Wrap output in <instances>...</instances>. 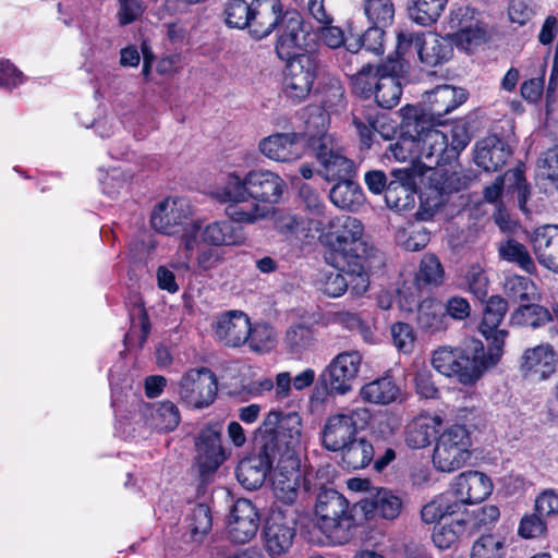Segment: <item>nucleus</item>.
Masks as SVG:
<instances>
[{
	"label": "nucleus",
	"instance_id": "nucleus-1",
	"mask_svg": "<svg viewBox=\"0 0 558 558\" xmlns=\"http://www.w3.org/2000/svg\"><path fill=\"white\" fill-rule=\"evenodd\" d=\"M284 189V180L270 170H251L243 177L232 171L227 173L216 197L228 203L226 214L229 218L239 223L254 225L268 217L270 210L266 204H277Z\"/></svg>",
	"mask_w": 558,
	"mask_h": 558
},
{
	"label": "nucleus",
	"instance_id": "nucleus-23",
	"mask_svg": "<svg viewBox=\"0 0 558 558\" xmlns=\"http://www.w3.org/2000/svg\"><path fill=\"white\" fill-rule=\"evenodd\" d=\"M304 135L301 133H276L259 142V151L277 162H291L300 159L304 150Z\"/></svg>",
	"mask_w": 558,
	"mask_h": 558
},
{
	"label": "nucleus",
	"instance_id": "nucleus-52",
	"mask_svg": "<svg viewBox=\"0 0 558 558\" xmlns=\"http://www.w3.org/2000/svg\"><path fill=\"white\" fill-rule=\"evenodd\" d=\"M412 19L421 25L427 26L434 23L444 11L447 0H412Z\"/></svg>",
	"mask_w": 558,
	"mask_h": 558
},
{
	"label": "nucleus",
	"instance_id": "nucleus-62",
	"mask_svg": "<svg viewBox=\"0 0 558 558\" xmlns=\"http://www.w3.org/2000/svg\"><path fill=\"white\" fill-rule=\"evenodd\" d=\"M275 338L274 328L268 324L262 323L252 326V331L250 332V338L246 343H248L251 350L263 352L274 345Z\"/></svg>",
	"mask_w": 558,
	"mask_h": 558
},
{
	"label": "nucleus",
	"instance_id": "nucleus-8",
	"mask_svg": "<svg viewBox=\"0 0 558 558\" xmlns=\"http://www.w3.org/2000/svg\"><path fill=\"white\" fill-rule=\"evenodd\" d=\"M470 435L463 425L454 424L439 434L433 453V463L441 472H453L470 458Z\"/></svg>",
	"mask_w": 558,
	"mask_h": 558
},
{
	"label": "nucleus",
	"instance_id": "nucleus-13",
	"mask_svg": "<svg viewBox=\"0 0 558 558\" xmlns=\"http://www.w3.org/2000/svg\"><path fill=\"white\" fill-rule=\"evenodd\" d=\"M272 475V494L276 502L293 506L301 493L307 490L299 458H277Z\"/></svg>",
	"mask_w": 558,
	"mask_h": 558
},
{
	"label": "nucleus",
	"instance_id": "nucleus-20",
	"mask_svg": "<svg viewBox=\"0 0 558 558\" xmlns=\"http://www.w3.org/2000/svg\"><path fill=\"white\" fill-rule=\"evenodd\" d=\"M274 445H262L257 454L244 458L236 466L235 475L238 482L246 489L254 490L259 488L267 474L276 461L274 456Z\"/></svg>",
	"mask_w": 558,
	"mask_h": 558
},
{
	"label": "nucleus",
	"instance_id": "nucleus-29",
	"mask_svg": "<svg viewBox=\"0 0 558 558\" xmlns=\"http://www.w3.org/2000/svg\"><path fill=\"white\" fill-rule=\"evenodd\" d=\"M453 489L458 498L469 504L483 501L493 490L490 478L478 471H468L458 475L453 483Z\"/></svg>",
	"mask_w": 558,
	"mask_h": 558
},
{
	"label": "nucleus",
	"instance_id": "nucleus-41",
	"mask_svg": "<svg viewBox=\"0 0 558 558\" xmlns=\"http://www.w3.org/2000/svg\"><path fill=\"white\" fill-rule=\"evenodd\" d=\"M199 230L201 226L197 222H192L191 225L181 230V244L172 262V266L175 269L187 270L190 268V262L199 244Z\"/></svg>",
	"mask_w": 558,
	"mask_h": 558
},
{
	"label": "nucleus",
	"instance_id": "nucleus-46",
	"mask_svg": "<svg viewBox=\"0 0 558 558\" xmlns=\"http://www.w3.org/2000/svg\"><path fill=\"white\" fill-rule=\"evenodd\" d=\"M252 1L228 0L225 3V22L230 28L247 29L251 35Z\"/></svg>",
	"mask_w": 558,
	"mask_h": 558
},
{
	"label": "nucleus",
	"instance_id": "nucleus-17",
	"mask_svg": "<svg viewBox=\"0 0 558 558\" xmlns=\"http://www.w3.org/2000/svg\"><path fill=\"white\" fill-rule=\"evenodd\" d=\"M381 75L377 77L374 97L377 105L385 109L396 107L402 95L400 77L408 72V63L404 60L388 58L381 63Z\"/></svg>",
	"mask_w": 558,
	"mask_h": 558
},
{
	"label": "nucleus",
	"instance_id": "nucleus-35",
	"mask_svg": "<svg viewBox=\"0 0 558 558\" xmlns=\"http://www.w3.org/2000/svg\"><path fill=\"white\" fill-rule=\"evenodd\" d=\"M341 464L347 470H360L374 460L373 445L364 438H354L341 448Z\"/></svg>",
	"mask_w": 558,
	"mask_h": 558
},
{
	"label": "nucleus",
	"instance_id": "nucleus-21",
	"mask_svg": "<svg viewBox=\"0 0 558 558\" xmlns=\"http://www.w3.org/2000/svg\"><path fill=\"white\" fill-rule=\"evenodd\" d=\"M196 462L203 476L211 474L226 461L227 454L221 444V428L207 426L196 440Z\"/></svg>",
	"mask_w": 558,
	"mask_h": 558
},
{
	"label": "nucleus",
	"instance_id": "nucleus-42",
	"mask_svg": "<svg viewBox=\"0 0 558 558\" xmlns=\"http://www.w3.org/2000/svg\"><path fill=\"white\" fill-rule=\"evenodd\" d=\"M498 254L501 259L517 264L527 274H534L536 270L535 263L527 248L513 239L501 242L498 247Z\"/></svg>",
	"mask_w": 558,
	"mask_h": 558
},
{
	"label": "nucleus",
	"instance_id": "nucleus-3",
	"mask_svg": "<svg viewBox=\"0 0 558 558\" xmlns=\"http://www.w3.org/2000/svg\"><path fill=\"white\" fill-rule=\"evenodd\" d=\"M414 132L418 158L428 168L450 163L471 140L469 130L462 122L449 126L417 118L414 122Z\"/></svg>",
	"mask_w": 558,
	"mask_h": 558
},
{
	"label": "nucleus",
	"instance_id": "nucleus-61",
	"mask_svg": "<svg viewBox=\"0 0 558 558\" xmlns=\"http://www.w3.org/2000/svg\"><path fill=\"white\" fill-rule=\"evenodd\" d=\"M429 231L422 226H411L398 233V240L407 251L416 252L429 242Z\"/></svg>",
	"mask_w": 558,
	"mask_h": 558
},
{
	"label": "nucleus",
	"instance_id": "nucleus-53",
	"mask_svg": "<svg viewBox=\"0 0 558 558\" xmlns=\"http://www.w3.org/2000/svg\"><path fill=\"white\" fill-rule=\"evenodd\" d=\"M213 525V519L208 506L198 504L193 507L187 517V529L191 538L195 542L201 541L207 534Z\"/></svg>",
	"mask_w": 558,
	"mask_h": 558
},
{
	"label": "nucleus",
	"instance_id": "nucleus-36",
	"mask_svg": "<svg viewBox=\"0 0 558 558\" xmlns=\"http://www.w3.org/2000/svg\"><path fill=\"white\" fill-rule=\"evenodd\" d=\"M445 313L441 304L435 299H424L417 307L416 325L425 332L435 333L445 329Z\"/></svg>",
	"mask_w": 558,
	"mask_h": 558
},
{
	"label": "nucleus",
	"instance_id": "nucleus-7",
	"mask_svg": "<svg viewBox=\"0 0 558 558\" xmlns=\"http://www.w3.org/2000/svg\"><path fill=\"white\" fill-rule=\"evenodd\" d=\"M258 435L262 445H274V456L277 458H299L302 428L298 413L269 412L258 428Z\"/></svg>",
	"mask_w": 558,
	"mask_h": 558
},
{
	"label": "nucleus",
	"instance_id": "nucleus-58",
	"mask_svg": "<svg viewBox=\"0 0 558 558\" xmlns=\"http://www.w3.org/2000/svg\"><path fill=\"white\" fill-rule=\"evenodd\" d=\"M151 416L155 427L163 432L175 429L181 421L180 411L171 401L158 403Z\"/></svg>",
	"mask_w": 558,
	"mask_h": 558
},
{
	"label": "nucleus",
	"instance_id": "nucleus-37",
	"mask_svg": "<svg viewBox=\"0 0 558 558\" xmlns=\"http://www.w3.org/2000/svg\"><path fill=\"white\" fill-rule=\"evenodd\" d=\"M400 392L399 386L390 376L373 380L361 389L362 398L376 404H389L395 402L399 398Z\"/></svg>",
	"mask_w": 558,
	"mask_h": 558
},
{
	"label": "nucleus",
	"instance_id": "nucleus-47",
	"mask_svg": "<svg viewBox=\"0 0 558 558\" xmlns=\"http://www.w3.org/2000/svg\"><path fill=\"white\" fill-rule=\"evenodd\" d=\"M444 276V267L439 259L433 254H425L415 275V282L418 288L437 287L442 283Z\"/></svg>",
	"mask_w": 558,
	"mask_h": 558
},
{
	"label": "nucleus",
	"instance_id": "nucleus-50",
	"mask_svg": "<svg viewBox=\"0 0 558 558\" xmlns=\"http://www.w3.org/2000/svg\"><path fill=\"white\" fill-rule=\"evenodd\" d=\"M364 13L371 25L388 27L395 17V5L391 0H365Z\"/></svg>",
	"mask_w": 558,
	"mask_h": 558
},
{
	"label": "nucleus",
	"instance_id": "nucleus-38",
	"mask_svg": "<svg viewBox=\"0 0 558 558\" xmlns=\"http://www.w3.org/2000/svg\"><path fill=\"white\" fill-rule=\"evenodd\" d=\"M381 64L373 65L367 63L362 65L361 69H347L344 66V73L351 80L353 92L365 98L374 95L377 77L381 75Z\"/></svg>",
	"mask_w": 558,
	"mask_h": 558
},
{
	"label": "nucleus",
	"instance_id": "nucleus-59",
	"mask_svg": "<svg viewBox=\"0 0 558 558\" xmlns=\"http://www.w3.org/2000/svg\"><path fill=\"white\" fill-rule=\"evenodd\" d=\"M378 116L374 109L353 114V124L364 147H371L374 132L378 131Z\"/></svg>",
	"mask_w": 558,
	"mask_h": 558
},
{
	"label": "nucleus",
	"instance_id": "nucleus-25",
	"mask_svg": "<svg viewBox=\"0 0 558 558\" xmlns=\"http://www.w3.org/2000/svg\"><path fill=\"white\" fill-rule=\"evenodd\" d=\"M557 357L550 344L527 349L521 362V372L531 380H544L556 372Z\"/></svg>",
	"mask_w": 558,
	"mask_h": 558
},
{
	"label": "nucleus",
	"instance_id": "nucleus-56",
	"mask_svg": "<svg viewBox=\"0 0 558 558\" xmlns=\"http://www.w3.org/2000/svg\"><path fill=\"white\" fill-rule=\"evenodd\" d=\"M373 510L387 520L396 519L402 508L401 499L388 489H380L371 501Z\"/></svg>",
	"mask_w": 558,
	"mask_h": 558
},
{
	"label": "nucleus",
	"instance_id": "nucleus-18",
	"mask_svg": "<svg viewBox=\"0 0 558 558\" xmlns=\"http://www.w3.org/2000/svg\"><path fill=\"white\" fill-rule=\"evenodd\" d=\"M259 527V514L251 500L238 499L231 509L227 533L234 544H246L252 541Z\"/></svg>",
	"mask_w": 558,
	"mask_h": 558
},
{
	"label": "nucleus",
	"instance_id": "nucleus-10",
	"mask_svg": "<svg viewBox=\"0 0 558 558\" xmlns=\"http://www.w3.org/2000/svg\"><path fill=\"white\" fill-rule=\"evenodd\" d=\"M286 61L283 93L293 101H302L313 88L317 76L318 59L314 54L302 52Z\"/></svg>",
	"mask_w": 558,
	"mask_h": 558
},
{
	"label": "nucleus",
	"instance_id": "nucleus-24",
	"mask_svg": "<svg viewBox=\"0 0 558 558\" xmlns=\"http://www.w3.org/2000/svg\"><path fill=\"white\" fill-rule=\"evenodd\" d=\"M425 112L421 118L429 116L433 122H440V118L450 113L466 100V93L462 88L451 85H439L424 94Z\"/></svg>",
	"mask_w": 558,
	"mask_h": 558
},
{
	"label": "nucleus",
	"instance_id": "nucleus-32",
	"mask_svg": "<svg viewBox=\"0 0 558 558\" xmlns=\"http://www.w3.org/2000/svg\"><path fill=\"white\" fill-rule=\"evenodd\" d=\"M453 48L449 36L441 37L435 33H422L420 61L426 66H436L452 57Z\"/></svg>",
	"mask_w": 558,
	"mask_h": 558
},
{
	"label": "nucleus",
	"instance_id": "nucleus-49",
	"mask_svg": "<svg viewBox=\"0 0 558 558\" xmlns=\"http://www.w3.org/2000/svg\"><path fill=\"white\" fill-rule=\"evenodd\" d=\"M478 21H481V13L473 8L468 0H464L463 2L452 4L447 20V26L453 33L461 28L472 26Z\"/></svg>",
	"mask_w": 558,
	"mask_h": 558
},
{
	"label": "nucleus",
	"instance_id": "nucleus-22",
	"mask_svg": "<svg viewBox=\"0 0 558 558\" xmlns=\"http://www.w3.org/2000/svg\"><path fill=\"white\" fill-rule=\"evenodd\" d=\"M214 336L222 344L238 348L248 341L252 324L242 311H227L217 316L214 325Z\"/></svg>",
	"mask_w": 558,
	"mask_h": 558
},
{
	"label": "nucleus",
	"instance_id": "nucleus-54",
	"mask_svg": "<svg viewBox=\"0 0 558 558\" xmlns=\"http://www.w3.org/2000/svg\"><path fill=\"white\" fill-rule=\"evenodd\" d=\"M500 511L495 505H485L463 518V523L469 533L477 532L482 529H489L497 522Z\"/></svg>",
	"mask_w": 558,
	"mask_h": 558
},
{
	"label": "nucleus",
	"instance_id": "nucleus-16",
	"mask_svg": "<svg viewBox=\"0 0 558 558\" xmlns=\"http://www.w3.org/2000/svg\"><path fill=\"white\" fill-rule=\"evenodd\" d=\"M508 311L507 301L499 296L493 295L486 301L483 311V319L480 325V331L489 341L488 352L489 359L493 363H497L502 354L505 339L508 332L504 329H498Z\"/></svg>",
	"mask_w": 558,
	"mask_h": 558
},
{
	"label": "nucleus",
	"instance_id": "nucleus-9",
	"mask_svg": "<svg viewBox=\"0 0 558 558\" xmlns=\"http://www.w3.org/2000/svg\"><path fill=\"white\" fill-rule=\"evenodd\" d=\"M371 420V412L356 407L329 416L322 432L323 446L329 451H339L355 438L359 428H363Z\"/></svg>",
	"mask_w": 558,
	"mask_h": 558
},
{
	"label": "nucleus",
	"instance_id": "nucleus-19",
	"mask_svg": "<svg viewBox=\"0 0 558 558\" xmlns=\"http://www.w3.org/2000/svg\"><path fill=\"white\" fill-rule=\"evenodd\" d=\"M251 37L260 40L279 28L291 9L282 0H252Z\"/></svg>",
	"mask_w": 558,
	"mask_h": 558
},
{
	"label": "nucleus",
	"instance_id": "nucleus-63",
	"mask_svg": "<svg viewBox=\"0 0 558 558\" xmlns=\"http://www.w3.org/2000/svg\"><path fill=\"white\" fill-rule=\"evenodd\" d=\"M465 280L470 292L480 301H484L488 294L489 284L484 268L478 264L471 265L466 271Z\"/></svg>",
	"mask_w": 558,
	"mask_h": 558
},
{
	"label": "nucleus",
	"instance_id": "nucleus-34",
	"mask_svg": "<svg viewBox=\"0 0 558 558\" xmlns=\"http://www.w3.org/2000/svg\"><path fill=\"white\" fill-rule=\"evenodd\" d=\"M353 177L337 180L329 192L330 201L341 209L355 210L364 202L361 186L352 180Z\"/></svg>",
	"mask_w": 558,
	"mask_h": 558
},
{
	"label": "nucleus",
	"instance_id": "nucleus-44",
	"mask_svg": "<svg viewBox=\"0 0 558 558\" xmlns=\"http://www.w3.org/2000/svg\"><path fill=\"white\" fill-rule=\"evenodd\" d=\"M506 295L515 302L529 303L538 299V292L535 283L527 277L510 275L504 282Z\"/></svg>",
	"mask_w": 558,
	"mask_h": 558
},
{
	"label": "nucleus",
	"instance_id": "nucleus-28",
	"mask_svg": "<svg viewBox=\"0 0 558 558\" xmlns=\"http://www.w3.org/2000/svg\"><path fill=\"white\" fill-rule=\"evenodd\" d=\"M395 179L386 189L385 201L389 208L396 211H407L414 207V189L412 175L408 170L399 169L392 172Z\"/></svg>",
	"mask_w": 558,
	"mask_h": 558
},
{
	"label": "nucleus",
	"instance_id": "nucleus-12",
	"mask_svg": "<svg viewBox=\"0 0 558 558\" xmlns=\"http://www.w3.org/2000/svg\"><path fill=\"white\" fill-rule=\"evenodd\" d=\"M217 377L208 367L192 368L178 383L180 400L189 407L202 409L210 405L217 395Z\"/></svg>",
	"mask_w": 558,
	"mask_h": 558
},
{
	"label": "nucleus",
	"instance_id": "nucleus-14",
	"mask_svg": "<svg viewBox=\"0 0 558 558\" xmlns=\"http://www.w3.org/2000/svg\"><path fill=\"white\" fill-rule=\"evenodd\" d=\"M361 363L362 355L357 351H345L336 355L320 374L328 392L336 396L350 392Z\"/></svg>",
	"mask_w": 558,
	"mask_h": 558
},
{
	"label": "nucleus",
	"instance_id": "nucleus-33",
	"mask_svg": "<svg viewBox=\"0 0 558 558\" xmlns=\"http://www.w3.org/2000/svg\"><path fill=\"white\" fill-rule=\"evenodd\" d=\"M441 426L442 420L438 415L423 414L415 417L407 428V445L413 449L427 447Z\"/></svg>",
	"mask_w": 558,
	"mask_h": 558
},
{
	"label": "nucleus",
	"instance_id": "nucleus-30",
	"mask_svg": "<svg viewBox=\"0 0 558 558\" xmlns=\"http://www.w3.org/2000/svg\"><path fill=\"white\" fill-rule=\"evenodd\" d=\"M280 34L276 43V52L281 60L293 59L299 56L298 49L302 40V19L295 10H291L278 28Z\"/></svg>",
	"mask_w": 558,
	"mask_h": 558
},
{
	"label": "nucleus",
	"instance_id": "nucleus-39",
	"mask_svg": "<svg viewBox=\"0 0 558 558\" xmlns=\"http://www.w3.org/2000/svg\"><path fill=\"white\" fill-rule=\"evenodd\" d=\"M550 318L551 316L548 308L529 302L512 312L510 322L514 326L536 329L549 323Z\"/></svg>",
	"mask_w": 558,
	"mask_h": 558
},
{
	"label": "nucleus",
	"instance_id": "nucleus-55",
	"mask_svg": "<svg viewBox=\"0 0 558 558\" xmlns=\"http://www.w3.org/2000/svg\"><path fill=\"white\" fill-rule=\"evenodd\" d=\"M465 531L462 519L451 520L449 523H444L434 529L433 542L438 548L448 549L458 542Z\"/></svg>",
	"mask_w": 558,
	"mask_h": 558
},
{
	"label": "nucleus",
	"instance_id": "nucleus-2",
	"mask_svg": "<svg viewBox=\"0 0 558 558\" xmlns=\"http://www.w3.org/2000/svg\"><path fill=\"white\" fill-rule=\"evenodd\" d=\"M329 252L325 258L335 267H353L356 276L352 280V291L363 295L369 286V271L385 265L384 254L363 241L364 227L351 216H340L328 221Z\"/></svg>",
	"mask_w": 558,
	"mask_h": 558
},
{
	"label": "nucleus",
	"instance_id": "nucleus-48",
	"mask_svg": "<svg viewBox=\"0 0 558 558\" xmlns=\"http://www.w3.org/2000/svg\"><path fill=\"white\" fill-rule=\"evenodd\" d=\"M507 180L511 181L510 184L512 196L517 199L519 209L530 217L536 209L530 203L531 190L520 169H513L506 173Z\"/></svg>",
	"mask_w": 558,
	"mask_h": 558
},
{
	"label": "nucleus",
	"instance_id": "nucleus-43",
	"mask_svg": "<svg viewBox=\"0 0 558 558\" xmlns=\"http://www.w3.org/2000/svg\"><path fill=\"white\" fill-rule=\"evenodd\" d=\"M342 269L347 268L345 275L339 272V271H330L323 275V277L319 280V290L330 296V298H339L347 290H350V292L355 295V293L352 291V280L356 276L355 274H352V266H344L341 267ZM356 296H359L356 294Z\"/></svg>",
	"mask_w": 558,
	"mask_h": 558
},
{
	"label": "nucleus",
	"instance_id": "nucleus-57",
	"mask_svg": "<svg viewBox=\"0 0 558 558\" xmlns=\"http://www.w3.org/2000/svg\"><path fill=\"white\" fill-rule=\"evenodd\" d=\"M505 555V541L493 534L478 537L471 550V558H502Z\"/></svg>",
	"mask_w": 558,
	"mask_h": 558
},
{
	"label": "nucleus",
	"instance_id": "nucleus-60",
	"mask_svg": "<svg viewBox=\"0 0 558 558\" xmlns=\"http://www.w3.org/2000/svg\"><path fill=\"white\" fill-rule=\"evenodd\" d=\"M390 333L396 349L404 354H411L415 347L416 335L413 327L407 323L397 322L391 325Z\"/></svg>",
	"mask_w": 558,
	"mask_h": 558
},
{
	"label": "nucleus",
	"instance_id": "nucleus-11",
	"mask_svg": "<svg viewBox=\"0 0 558 558\" xmlns=\"http://www.w3.org/2000/svg\"><path fill=\"white\" fill-rule=\"evenodd\" d=\"M296 535L295 521L279 509H272L262 529L260 539L270 558H287Z\"/></svg>",
	"mask_w": 558,
	"mask_h": 558
},
{
	"label": "nucleus",
	"instance_id": "nucleus-40",
	"mask_svg": "<svg viewBox=\"0 0 558 558\" xmlns=\"http://www.w3.org/2000/svg\"><path fill=\"white\" fill-rule=\"evenodd\" d=\"M448 36L452 46L466 52L473 51L488 40L487 27L482 20L472 26L448 34Z\"/></svg>",
	"mask_w": 558,
	"mask_h": 558
},
{
	"label": "nucleus",
	"instance_id": "nucleus-31",
	"mask_svg": "<svg viewBox=\"0 0 558 558\" xmlns=\"http://www.w3.org/2000/svg\"><path fill=\"white\" fill-rule=\"evenodd\" d=\"M234 220H219L208 223L202 230L203 242L211 246L241 245L245 241L242 227L235 226Z\"/></svg>",
	"mask_w": 558,
	"mask_h": 558
},
{
	"label": "nucleus",
	"instance_id": "nucleus-27",
	"mask_svg": "<svg viewBox=\"0 0 558 558\" xmlns=\"http://www.w3.org/2000/svg\"><path fill=\"white\" fill-rule=\"evenodd\" d=\"M510 154V147L504 140L489 135L476 143L474 161L485 171H497L506 163Z\"/></svg>",
	"mask_w": 558,
	"mask_h": 558
},
{
	"label": "nucleus",
	"instance_id": "nucleus-26",
	"mask_svg": "<svg viewBox=\"0 0 558 558\" xmlns=\"http://www.w3.org/2000/svg\"><path fill=\"white\" fill-rule=\"evenodd\" d=\"M532 244L538 263L558 274V226L537 228L532 235Z\"/></svg>",
	"mask_w": 558,
	"mask_h": 558
},
{
	"label": "nucleus",
	"instance_id": "nucleus-15",
	"mask_svg": "<svg viewBox=\"0 0 558 558\" xmlns=\"http://www.w3.org/2000/svg\"><path fill=\"white\" fill-rule=\"evenodd\" d=\"M193 210L189 199L169 197L156 205L151 213V227L163 234L173 235L192 222Z\"/></svg>",
	"mask_w": 558,
	"mask_h": 558
},
{
	"label": "nucleus",
	"instance_id": "nucleus-45",
	"mask_svg": "<svg viewBox=\"0 0 558 558\" xmlns=\"http://www.w3.org/2000/svg\"><path fill=\"white\" fill-rule=\"evenodd\" d=\"M310 223L311 221L289 211L278 210L274 215L275 229L287 236L307 238Z\"/></svg>",
	"mask_w": 558,
	"mask_h": 558
},
{
	"label": "nucleus",
	"instance_id": "nucleus-5",
	"mask_svg": "<svg viewBox=\"0 0 558 558\" xmlns=\"http://www.w3.org/2000/svg\"><path fill=\"white\" fill-rule=\"evenodd\" d=\"M433 367L444 376H456L464 385L475 383L494 366L481 341L471 339L463 349L442 347L434 351Z\"/></svg>",
	"mask_w": 558,
	"mask_h": 558
},
{
	"label": "nucleus",
	"instance_id": "nucleus-4",
	"mask_svg": "<svg viewBox=\"0 0 558 558\" xmlns=\"http://www.w3.org/2000/svg\"><path fill=\"white\" fill-rule=\"evenodd\" d=\"M305 123L308 132L307 143L320 166V175L327 181L354 177V161L344 155L339 140L327 132V112L320 107H312L308 109Z\"/></svg>",
	"mask_w": 558,
	"mask_h": 558
},
{
	"label": "nucleus",
	"instance_id": "nucleus-51",
	"mask_svg": "<svg viewBox=\"0 0 558 558\" xmlns=\"http://www.w3.org/2000/svg\"><path fill=\"white\" fill-rule=\"evenodd\" d=\"M284 342L292 353H302L314 345V330L304 324L292 325L286 331Z\"/></svg>",
	"mask_w": 558,
	"mask_h": 558
},
{
	"label": "nucleus",
	"instance_id": "nucleus-6",
	"mask_svg": "<svg viewBox=\"0 0 558 558\" xmlns=\"http://www.w3.org/2000/svg\"><path fill=\"white\" fill-rule=\"evenodd\" d=\"M315 525L333 545L349 542L355 520L345 497L335 489L320 492L315 505Z\"/></svg>",
	"mask_w": 558,
	"mask_h": 558
},
{
	"label": "nucleus",
	"instance_id": "nucleus-64",
	"mask_svg": "<svg viewBox=\"0 0 558 558\" xmlns=\"http://www.w3.org/2000/svg\"><path fill=\"white\" fill-rule=\"evenodd\" d=\"M422 39V34H416L409 31H400L397 34V47H396V58L390 57L392 60H404L409 64V60L407 59L408 54H411L413 51L420 54V44Z\"/></svg>",
	"mask_w": 558,
	"mask_h": 558
}]
</instances>
